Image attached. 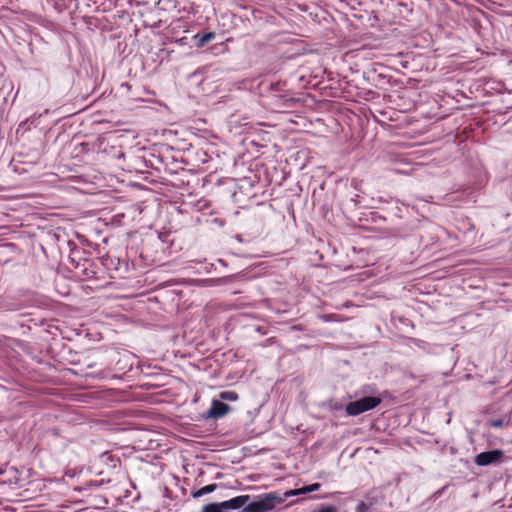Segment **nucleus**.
Returning a JSON list of instances; mask_svg holds the SVG:
<instances>
[{"mask_svg": "<svg viewBox=\"0 0 512 512\" xmlns=\"http://www.w3.org/2000/svg\"><path fill=\"white\" fill-rule=\"evenodd\" d=\"M226 506L223 502L209 503L202 508V512H226Z\"/></svg>", "mask_w": 512, "mask_h": 512, "instance_id": "7", "label": "nucleus"}, {"mask_svg": "<svg viewBox=\"0 0 512 512\" xmlns=\"http://www.w3.org/2000/svg\"><path fill=\"white\" fill-rule=\"evenodd\" d=\"M230 411V406L219 400H213L210 409L207 411V417L218 419L224 417Z\"/></svg>", "mask_w": 512, "mask_h": 512, "instance_id": "4", "label": "nucleus"}, {"mask_svg": "<svg viewBox=\"0 0 512 512\" xmlns=\"http://www.w3.org/2000/svg\"><path fill=\"white\" fill-rule=\"evenodd\" d=\"M320 487H321L320 483H313L311 485L304 486L299 489L288 490V491H286V496H287V498H289L291 496L302 495V494L314 492V491L319 490Z\"/></svg>", "mask_w": 512, "mask_h": 512, "instance_id": "6", "label": "nucleus"}, {"mask_svg": "<svg viewBox=\"0 0 512 512\" xmlns=\"http://www.w3.org/2000/svg\"><path fill=\"white\" fill-rule=\"evenodd\" d=\"M216 488H217V484L206 485V486L200 488L199 490L193 492L192 496L194 498H200L208 493H212L213 491L216 490Z\"/></svg>", "mask_w": 512, "mask_h": 512, "instance_id": "9", "label": "nucleus"}, {"mask_svg": "<svg viewBox=\"0 0 512 512\" xmlns=\"http://www.w3.org/2000/svg\"><path fill=\"white\" fill-rule=\"evenodd\" d=\"M216 34L215 32H207L203 35L197 34L195 36V39H197V46L198 47H204L208 42L212 41L215 38Z\"/></svg>", "mask_w": 512, "mask_h": 512, "instance_id": "8", "label": "nucleus"}, {"mask_svg": "<svg viewBox=\"0 0 512 512\" xmlns=\"http://www.w3.org/2000/svg\"><path fill=\"white\" fill-rule=\"evenodd\" d=\"M504 454L501 450L495 449L491 451L481 452L475 457V464L478 466H487L502 460Z\"/></svg>", "mask_w": 512, "mask_h": 512, "instance_id": "3", "label": "nucleus"}, {"mask_svg": "<svg viewBox=\"0 0 512 512\" xmlns=\"http://www.w3.org/2000/svg\"><path fill=\"white\" fill-rule=\"evenodd\" d=\"M334 319V315L325 316V320H332Z\"/></svg>", "mask_w": 512, "mask_h": 512, "instance_id": "13", "label": "nucleus"}, {"mask_svg": "<svg viewBox=\"0 0 512 512\" xmlns=\"http://www.w3.org/2000/svg\"><path fill=\"white\" fill-rule=\"evenodd\" d=\"M314 512H338V509L334 505H323L318 510Z\"/></svg>", "mask_w": 512, "mask_h": 512, "instance_id": "11", "label": "nucleus"}, {"mask_svg": "<svg viewBox=\"0 0 512 512\" xmlns=\"http://www.w3.org/2000/svg\"><path fill=\"white\" fill-rule=\"evenodd\" d=\"M380 397L369 396L348 403L345 407L348 416H358L364 412L370 411L380 405Z\"/></svg>", "mask_w": 512, "mask_h": 512, "instance_id": "2", "label": "nucleus"}, {"mask_svg": "<svg viewBox=\"0 0 512 512\" xmlns=\"http://www.w3.org/2000/svg\"><path fill=\"white\" fill-rule=\"evenodd\" d=\"M286 492L273 491L259 495L255 501L248 503L241 512H268L285 503Z\"/></svg>", "mask_w": 512, "mask_h": 512, "instance_id": "1", "label": "nucleus"}, {"mask_svg": "<svg viewBox=\"0 0 512 512\" xmlns=\"http://www.w3.org/2000/svg\"><path fill=\"white\" fill-rule=\"evenodd\" d=\"M219 397L224 401H236L239 398L238 394L234 391H222L220 392Z\"/></svg>", "mask_w": 512, "mask_h": 512, "instance_id": "10", "label": "nucleus"}, {"mask_svg": "<svg viewBox=\"0 0 512 512\" xmlns=\"http://www.w3.org/2000/svg\"><path fill=\"white\" fill-rule=\"evenodd\" d=\"M250 498L251 497L248 494L247 495H239L230 500L224 501V503H225L227 510H229V509L237 510L240 508H244L250 501Z\"/></svg>", "mask_w": 512, "mask_h": 512, "instance_id": "5", "label": "nucleus"}, {"mask_svg": "<svg viewBox=\"0 0 512 512\" xmlns=\"http://www.w3.org/2000/svg\"><path fill=\"white\" fill-rule=\"evenodd\" d=\"M506 425V422L503 419H493L490 421V426L494 428H502Z\"/></svg>", "mask_w": 512, "mask_h": 512, "instance_id": "12", "label": "nucleus"}]
</instances>
